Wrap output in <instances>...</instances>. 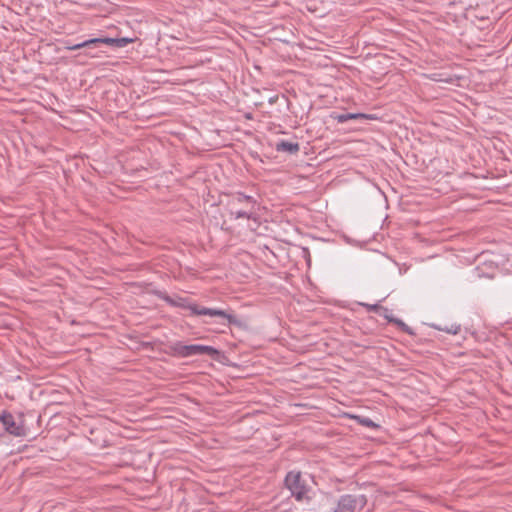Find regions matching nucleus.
I'll use <instances>...</instances> for the list:
<instances>
[{
	"instance_id": "f257e3e1",
	"label": "nucleus",
	"mask_w": 512,
	"mask_h": 512,
	"mask_svg": "<svg viewBox=\"0 0 512 512\" xmlns=\"http://www.w3.org/2000/svg\"><path fill=\"white\" fill-rule=\"evenodd\" d=\"M164 300L172 306L183 307V308L188 309L192 315L220 317V318L226 319L229 325H234L237 327L243 326V321L240 318H238L237 316H235L233 314H229L226 311L221 310V309L201 307L195 303L185 304V300L182 298H180L178 301H176V300L172 299L171 297L166 296V297H164Z\"/></svg>"
},
{
	"instance_id": "f8f14e48",
	"label": "nucleus",
	"mask_w": 512,
	"mask_h": 512,
	"mask_svg": "<svg viewBox=\"0 0 512 512\" xmlns=\"http://www.w3.org/2000/svg\"><path fill=\"white\" fill-rule=\"evenodd\" d=\"M424 77L426 78H430L432 79L433 81H436V82H445V83H449V84H454L458 78H454V77H451V76H444L443 73H433L431 75H426V74H422Z\"/></svg>"
},
{
	"instance_id": "a211bd4d",
	"label": "nucleus",
	"mask_w": 512,
	"mask_h": 512,
	"mask_svg": "<svg viewBox=\"0 0 512 512\" xmlns=\"http://www.w3.org/2000/svg\"><path fill=\"white\" fill-rule=\"evenodd\" d=\"M277 97H272L269 99V103L273 104L276 101Z\"/></svg>"
},
{
	"instance_id": "f03ea898",
	"label": "nucleus",
	"mask_w": 512,
	"mask_h": 512,
	"mask_svg": "<svg viewBox=\"0 0 512 512\" xmlns=\"http://www.w3.org/2000/svg\"><path fill=\"white\" fill-rule=\"evenodd\" d=\"M256 205L257 201L254 197L242 192L233 193L229 201L230 216L234 219H251L253 218Z\"/></svg>"
},
{
	"instance_id": "7ed1b4c3",
	"label": "nucleus",
	"mask_w": 512,
	"mask_h": 512,
	"mask_svg": "<svg viewBox=\"0 0 512 512\" xmlns=\"http://www.w3.org/2000/svg\"><path fill=\"white\" fill-rule=\"evenodd\" d=\"M284 484L297 501H309L311 499V497L308 495L310 492V487L303 479L300 471L288 472L284 479Z\"/></svg>"
},
{
	"instance_id": "4468645a",
	"label": "nucleus",
	"mask_w": 512,
	"mask_h": 512,
	"mask_svg": "<svg viewBox=\"0 0 512 512\" xmlns=\"http://www.w3.org/2000/svg\"><path fill=\"white\" fill-rule=\"evenodd\" d=\"M360 425L368 428H379L370 418L364 416H352Z\"/></svg>"
},
{
	"instance_id": "dca6fc26",
	"label": "nucleus",
	"mask_w": 512,
	"mask_h": 512,
	"mask_svg": "<svg viewBox=\"0 0 512 512\" xmlns=\"http://www.w3.org/2000/svg\"><path fill=\"white\" fill-rule=\"evenodd\" d=\"M421 501V502H429L430 504H433L435 501L432 500L430 497L426 496V495H420L418 493V502Z\"/></svg>"
},
{
	"instance_id": "0eeeda50",
	"label": "nucleus",
	"mask_w": 512,
	"mask_h": 512,
	"mask_svg": "<svg viewBox=\"0 0 512 512\" xmlns=\"http://www.w3.org/2000/svg\"><path fill=\"white\" fill-rule=\"evenodd\" d=\"M338 123H345L349 120H372L375 117L365 113H341L334 117Z\"/></svg>"
},
{
	"instance_id": "423d86ee",
	"label": "nucleus",
	"mask_w": 512,
	"mask_h": 512,
	"mask_svg": "<svg viewBox=\"0 0 512 512\" xmlns=\"http://www.w3.org/2000/svg\"><path fill=\"white\" fill-rule=\"evenodd\" d=\"M0 421L2 422V425L4 429L11 435L14 436H24L25 435V429L23 426L18 425L14 419V416L9 412H4L0 416Z\"/></svg>"
},
{
	"instance_id": "9d476101",
	"label": "nucleus",
	"mask_w": 512,
	"mask_h": 512,
	"mask_svg": "<svg viewBox=\"0 0 512 512\" xmlns=\"http://www.w3.org/2000/svg\"><path fill=\"white\" fill-rule=\"evenodd\" d=\"M130 42H132V39H130V38H110V37L100 38L101 44H106V45L115 46V47H119V48L125 47Z\"/></svg>"
},
{
	"instance_id": "1a4fd4ad",
	"label": "nucleus",
	"mask_w": 512,
	"mask_h": 512,
	"mask_svg": "<svg viewBox=\"0 0 512 512\" xmlns=\"http://www.w3.org/2000/svg\"><path fill=\"white\" fill-rule=\"evenodd\" d=\"M300 149L297 142H289L287 140H281L276 144V150L281 152H287L289 154H296Z\"/></svg>"
},
{
	"instance_id": "6e6552de",
	"label": "nucleus",
	"mask_w": 512,
	"mask_h": 512,
	"mask_svg": "<svg viewBox=\"0 0 512 512\" xmlns=\"http://www.w3.org/2000/svg\"><path fill=\"white\" fill-rule=\"evenodd\" d=\"M175 352H219V350L213 346L201 345V344H191V345H183L176 349Z\"/></svg>"
},
{
	"instance_id": "20e7f679",
	"label": "nucleus",
	"mask_w": 512,
	"mask_h": 512,
	"mask_svg": "<svg viewBox=\"0 0 512 512\" xmlns=\"http://www.w3.org/2000/svg\"><path fill=\"white\" fill-rule=\"evenodd\" d=\"M367 504L365 495L346 494L340 497L333 512H359Z\"/></svg>"
},
{
	"instance_id": "9b49d317",
	"label": "nucleus",
	"mask_w": 512,
	"mask_h": 512,
	"mask_svg": "<svg viewBox=\"0 0 512 512\" xmlns=\"http://www.w3.org/2000/svg\"><path fill=\"white\" fill-rule=\"evenodd\" d=\"M99 44H101L100 38H92L77 44H73V46H65V49L73 51L81 48H95L98 47Z\"/></svg>"
},
{
	"instance_id": "6ab92c4d",
	"label": "nucleus",
	"mask_w": 512,
	"mask_h": 512,
	"mask_svg": "<svg viewBox=\"0 0 512 512\" xmlns=\"http://www.w3.org/2000/svg\"><path fill=\"white\" fill-rule=\"evenodd\" d=\"M65 46H73V44H72V43H70V41H66V42H65Z\"/></svg>"
},
{
	"instance_id": "2eb2a0df",
	"label": "nucleus",
	"mask_w": 512,
	"mask_h": 512,
	"mask_svg": "<svg viewBox=\"0 0 512 512\" xmlns=\"http://www.w3.org/2000/svg\"><path fill=\"white\" fill-rule=\"evenodd\" d=\"M214 360H217L218 362L225 364V365H231L237 367L238 365L236 363L231 362L228 359L227 354H210Z\"/></svg>"
},
{
	"instance_id": "39448f33",
	"label": "nucleus",
	"mask_w": 512,
	"mask_h": 512,
	"mask_svg": "<svg viewBox=\"0 0 512 512\" xmlns=\"http://www.w3.org/2000/svg\"><path fill=\"white\" fill-rule=\"evenodd\" d=\"M432 327L439 331H443L448 334L451 339V343L456 346H461L462 340L466 339L467 329H463L460 324L451 323V324H433Z\"/></svg>"
},
{
	"instance_id": "f3484780",
	"label": "nucleus",
	"mask_w": 512,
	"mask_h": 512,
	"mask_svg": "<svg viewBox=\"0 0 512 512\" xmlns=\"http://www.w3.org/2000/svg\"><path fill=\"white\" fill-rule=\"evenodd\" d=\"M365 307L368 309V311H377L378 309H381L382 307L378 304H365Z\"/></svg>"
},
{
	"instance_id": "ddd939ff",
	"label": "nucleus",
	"mask_w": 512,
	"mask_h": 512,
	"mask_svg": "<svg viewBox=\"0 0 512 512\" xmlns=\"http://www.w3.org/2000/svg\"><path fill=\"white\" fill-rule=\"evenodd\" d=\"M384 316H385V318L388 319L389 322L395 323L397 325V327L399 329H401L402 331H404V332H406V333H408L410 335L414 334L412 329L409 326H407L402 320L394 318V317L389 316L387 314H385Z\"/></svg>"
}]
</instances>
